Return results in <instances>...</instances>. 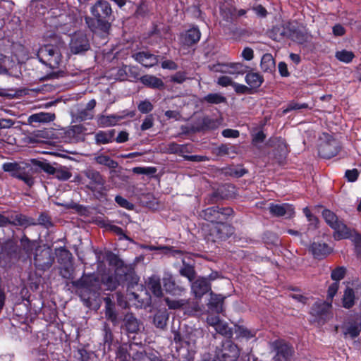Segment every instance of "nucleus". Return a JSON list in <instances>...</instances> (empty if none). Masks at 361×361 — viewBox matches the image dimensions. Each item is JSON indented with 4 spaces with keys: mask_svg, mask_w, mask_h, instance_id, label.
<instances>
[{
    "mask_svg": "<svg viewBox=\"0 0 361 361\" xmlns=\"http://www.w3.org/2000/svg\"><path fill=\"white\" fill-rule=\"evenodd\" d=\"M111 12V8L108 1H97L91 8L94 18H86V23L92 31L98 29L104 32H107L110 28L107 18L110 17Z\"/></svg>",
    "mask_w": 361,
    "mask_h": 361,
    "instance_id": "f257e3e1",
    "label": "nucleus"
},
{
    "mask_svg": "<svg viewBox=\"0 0 361 361\" xmlns=\"http://www.w3.org/2000/svg\"><path fill=\"white\" fill-rule=\"evenodd\" d=\"M35 250L34 263L36 267L41 270H47L54 261L51 250L49 247L42 248L35 241H30L24 235V250L27 252Z\"/></svg>",
    "mask_w": 361,
    "mask_h": 361,
    "instance_id": "f03ea898",
    "label": "nucleus"
},
{
    "mask_svg": "<svg viewBox=\"0 0 361 361\" xmlns=\"http://www.w3.org/2000/svg\"><path fill=\"white\" fill-rule=\"evenodd\" d=\"M63 47V43H59L57 45L46 44L39 49L37 57L40 62L50 68H58L61 62V49Z\"/></svg>",
    "mask_w": 361,
    "mask_h": 361,
    "instance_id": "7ed1b4c3",
    "label": "nucleus"
},
{
    "mask_svg": "<svg viewBox=\"0 0 361 361\" xmlns=\"http://www.w3.org/2000/svg\"><path fill=\"white\" fill-rule=\"evenodd\" d=\"M83 173L89 180L87 188L94 193L97 199L105 197L109 190L105 178L93 169H87Z\"/></svg>",
    "mask_w": 361,
    "mask_h": 361,
    "instance_id": "20e7f679",
    "label": "nucleus"
},
{
    "mask_svg": "<svg viewBox=\"0 0 361 361\" xmlns=\"http://www.w3.org/2000/svg\"><path fill=\"white\" fill-rule=\"evenodd\" d=\"M56 167L46 161H40L36 159H30L24 161V183L31 186L34 183L35 174L43 171L48 174L54 175Z\"/></svg>",
    "mask_w": 361,
    "mask_h": 361,
    "instance_id": "39448f33",
    "label": "nucleus"
},
{
    "mask_svg": "<svg viewBox=\"0 0 361 361\" xmlns=\"http://www.w3.org/2000/svg\"><path fill=\"white\" fill-rule=\"evenodd\" d=\"M322 216L326 224L334 230L335 238H347L350 235L348 227L340 221L337 216L329 209L322 212Z\"/></svg>",
    "mask_w": 361,
    "mask_h": 361,
    "instance_id": "423d86ee",
    "label": "nucleus"
},
{
    "mask_svg": "<svg viewBox=\"0 0 361 361\" xmlns=\"http://www.w3.org/2000/svg\"><path fill=\"white\" fill-rule=\"evenodd\" d=\"M233 213V211L230 207H212L202 211L200 216L206 221L214 224L226 221L227 217L232 215Z\"/></svg>",
    "mask_w": 361,
    "mask_h": 361,
    "instance_id": "0eeeda50",
    "label": "nucleus"
},
{
    "mask_svg": "<svg viewBox=\"0 0 361 361\" xmlns=\"http://www.w3.org/2000/svg\"><path fill=\"white\" fill-rule=\"evenodd\" d=\"M90 49V40L84 32H76L71 35L69 42V49L72 54H82Z\"/></svg>",
    "mask_w": 361,
    "mask_h": 361,
    "instance_id": "6e6552de",
    "label": "nucleus"
},
{
    "mask_svg": "<svg viewBox=\"0 0 361 361\" xmlns=\"http://www.w3.org/2000/svg\"><path fill=\"white\" fill-rule=\"evenodd\" d=\"M239 355L238 347L231 340L224 341L221 348L217 351V357L220 361H236Z\"/></svg>",
    "mask_w": 361,
    "mask_h": 361,
    "instance_id": "1a4fd4ad",
    "label": "nucleus"
},
{
    "mask_svg": "<svg viewBox=\"0 0 361 361\" xmlns=\"http://www.w3.org/2000/svg\"><path fill=\"white\" fill-rule=\"evenodd\" d=\"M135 116L134 111H123L116 114L102 115L97 118V125L101 128H106L116 126L120 121L127 118H133Z\"/></svg>",
    "mask_w": 361,
    "mask_h": 361,
    "instance_id": "9d476101",
    "label": "nucleus"
},
{
    "mask_svg": "<svg viewBox=\"0 0 361 361\" xmlns=\"http://www.w3.org/2000/svg\"><path fill=\"white\" fill-rule=\"evenodd\" d=\"M248 67L242 63H217L213 66L212 70L233 75H243L247 73Z\"/></svg>",
    "mask_w": 361,
    "mask_h": 361,
    "instance_id": "9b49d317",
    "label": "nucleus"
},
{
    "mask_svg": "<svg viewBox=\"0 0 361 361\" xmlns=\"http://www.w3.org/2000/svg\"><path fill=\"white\" fill-rule=\"evenodd\" d=\"M73 286L80 291V297L82 300L87 302L90 299V295L92 292L94 291L92 276H83L81 279L75 281Z\"/></svg>",
    "mask_w": 361,
    "mask_h": 361,
    "instance_id": "f8f14e48",
    "label": "nucleus"
},
{
    "mask_svg": "<svg viewBox=\"0 0 361 361\" xmlns=\"http://www.w3.org/2000/svg\"><path fill=\"white\" fill-rule=\"evenodd\" d=\"M231 233L232 228L229 225L224 224V221H221V223L212 224L207 239L208 240L216 242V240L226 238Z\"/></svg>",
    "mask_w": 361,
    "mask_h": 361,
    "instance_id": "ddd939ff",
    "label": "nucleus"
},
{
    "mask_svg": "<svg viewBox=\"0 0 361 361\" xmlns=\"http://www.w3.org/2000/svg\"><path fill=\"white\" fill-rule=\"evenodd\" d=\"M201 32L197 27H192L187 31L180 33V42L185 46H192L199 42Z\"/></svg>",
    "mask_w": 361,
    "mask_h": 361,
    "instance_id": "4468645a",
    "label": "nucleus"
},
{
    "mask_svg": "<svg viewBox=\"0 0 361 361\" xmlns=\"http://www.w3.org/2000/svg\"><path fill=\"white\" fill-rule=\"evenodd\" d=\"M270 213L275 216H285L290 218L294 214V208L293 205L287 203L284 204H270L269 207Z\"/></svg>",
    "mask_w": 361,
    "mask_h": 361,
    "instance_id": "2eb2a0df",
    "label": "nucleus"
},
{
    "mask_svg": "<svg viewBox=\"0 0 361 361\" xmlns=\"http://www.w3.org/2000/svg\"><path fill=\"white\" fill-rule=\"evenodd\" d=\"M137 68L131 66L123 65L117 71L116 77L119 80H134L139 78Z\"/></svg>",
    "mask_w": 361,
    "mask_h": 361,
    "instance_id": "dca6fc26",
    "label": "nucleus"
},
{
    "mask_svg": "<svg viewBox=\"0 0 361 361\" xmlns=\"http://www.w3.org/2000/svg\"><path fill=\"white\" fill-rule=\"evenodd\" d=\"M133 59L143 66L150 68L158 63L157 56L146 51H140L133 55Z\"/></svg>",
    "mask_w": 361,
    "mask_h": 361,
    "instance_id": "f3484780",
    "label": "nucleus"
},
{
    "mask_svg": "<svg viewBox=\"0 0 361 361\" xmlns=\"http://www.w3.org/2000/svg\"><path fill=\"white\" fill-rule=\"evenodd\" d=\"M339 151L338 142L335 140H329L328 142L321 145L319 152L322 157L330 159L336 156Z\"/></svg>",
    "mask_w": 361,
    "mask_h": 361,
    "instance_id": "a211bd4d",
    "label": "nucleus"
},
{
    "mask_svg": "<svg viewBox=\"0 0 361 361\" xmlns=\"http://www.w3.org/2000/svg\"><path fill=\"white\" fill-rule=\"evenodd\" d=\"M146 286L155 297H162L163 290L161 286V279L158 275L154 274L149 277L146 281Z\"/></svg>",
    "mask_w": 361,
    "mask_h": 361,
    "instance_id": "6ab92c4d",
    "label": "nucleus"
},
{
    "mask_svg": "<svg viewBox=\"0 0 361 361\" xmlns=\"http://www.w3.org/2000/svg\"><path fill=\"white\" fill-rule=\"evenodd\" d=\"M331 304L328 302H317L311 310V314L319 319H325L331 310Z\"/></svg>",
    "mask_w": 361,
    "mask_h": 361,
    "instance_id": "aec40b11",
    "label": "nucleus"
},
{
    "mask_svg": "<svg viewBox=\"0 0 361 361\" xmlns=\"http://www.w3.org/2000/svg\"><path fill=\"white\" fill-rule=\"evenodd\" d=\"M164 287L166 291L173 295H181L185 288L177 285L171 275H168L163 279Z\"/></svg>",
    "mask_w": 361,
    "mask_h": 361,
    "instance_id": "412c9836",
    "label": "nucleus"
},
{
    "mask_svg": "<svg viewBox=\"0 0 361 361\" xmlns=\"http://www.w3.org/2000/svg\"><path fill=\"white\" fill-rule=\"evenodd\" d=\"M292 348L286 343H280L276 347L274 361H288L293 355Z\"/></svg>",
    "mask_w": 361,
    "mask_h": 361,
    "instance_id": "4be33fe9",
    "label": "nucleus"
},
{
    "mask_svg": "<svg viewBox=\"0 0 361 361\" xmlns=\"http://www.w3.org/2000/svg\"><path fill=\"white\" fill-rule=\"evenodd\" d=\"M210 285L206 278L197 279L192 283V290L197 298H201L210 290Z\"/></svg>",
    "mask_w": 361,
    "mask_h": 361,
    "instance_id": "5701e85b",
    "label": "nucleus"
},
{
    "mask_svg": "<svg viewBox=\"0 0 361 361\" xmlns=\"http://www.w3.org/2000/svg\"><path fill=\"white\" fill-rule=\"evenodd\" d=\"M55 114L49 112H39L31 115L28 119V124L33 125L35 123H46L55 120Z\"/></svg>",
    "mask_w": 361,
    "mask_h": 361,
    "instance_id": "b1692460",
    "label": "nucleus"
},
{
    "mask_svg": "<svg viewBox=\"0 0 361 361\" xmlns=\"http://www.w3.org/2000/svg\"><path fill=\"white\" fill-rule=\"evenodd\" d=\"M361 294V286H357L355 290L347 288L343 298V305L345 308H350L354 305L356 295Z\"/></svg>",
    "mask_w": 361,
    "mask_h": 361,
    "instance_id": "393cba45",
    "label": "nucleus"
},
{
    "mask_svg": "<svg viewBox=\"0 0 361 361\" xmlns=\"http://www.w3.org/2000/svg\"><path fill=\"white\" fill-rule=\"evenodd\" d=\"M310 251L315 258L322 259L330 253L331 249L326 243H313Z\"/></svg>",
    "mask_w": 361,
    "mask_h": 361,
    "instance_id": "a878e982",
    "label": "nucleus"
},
{
    "mask_svg": "<svg viewBox=\"0 0 361 361\" xmlns=\"http://www.w3.org/2000/svg\"><path fill=\"white\" fill-rule=\"evenodd\" d=\"M4 171L9 173L12 176L23 180V168L20 163L6 162L2 166Z\"/></svg>",
    "mask_w": 361,
    "mask_h": 361,
    "instance_id": "bb28decb",
    "label": "nucleus"
},
{
    "mask_svg": "<svg viewBox=\"0 0 361 361\" xmlns=\"http://www.w3.org/2000/svg\"><path fill=\"white\" fill-rule=\"evenodd\" d=\"M123 325L128 333H137L139 331L140 323L131 313H127L125 315Z\"/></svg>",
    "mask_w": 361,
    "mask_h": 361,
    "instance_id": "cd10ccee",
    "label": "nucleus"
},
{
    "mask_svg": "<svg viewBox=\"0 0 361 361\" xmlns=\"http://www.w3.org/2000/svg\"><path fill=\"white\" fill-rule=\"evenodd\" d=\"M245 80L250 90L259 87L264 81L263 77L259 73L255 72L247 73Z\"/></svg>",
    "mask_w": 361,
    "mask_h": 361,
    "instance_id": "c85d7f7f",
    "label": "nucleus"
},
{
    "mask_svg": "<svg viewBox=\"0 0 361 361\" xmlns=\"http://www.w3.org/2000/svg\"><path fill=\"white\" fill-rule=\"evenodd\" d=\"M105 302V317L114 324H117V313L115 311L114 304L110 298L106 297L104 299Z\"/></svg>",
    "mask_w": 361,
    "mask_h": 361,
    "instance_id": "c756f323",
    "label": "nucleus"
},
{
    "mask_svg": "<svg viewBox=\"0 0 361 361\" xmlns=\"http://www.w3.org/2000/svg\"><path fill=\"white\" fill-rule=\"evenodd\" d=\"M59 24L56 25L60 32L67 33L73 25L72 18L65 14H61L58 17Z\"/></svg>",
    "mask_w": 361,
    "mask_h": 361,
    "instance_id": "7c9ffc66",
    "label": "nucleus"
},
{
    "mask_svg": "<svg viewBox=\"0 0 361 361\" xmlns=\"http://www.w3.org/2000/svg\"><path fill=\"white\" fill-rule=\"evenodd\" d=\"M291 29L292 25L290 23L274 27L273 28V32L276 35L274 39L280 41L282 38H289Z\"/></svg>",
    "mask_w": 361,
    "mask_h": 361,
    "instance_id": "2f4dec72",
    "label": "nucleus"
},
{
    "mask_svg": "<svg viewBox=\"0 0 361 361\" xmlns=\"http://www.w3.org/2000/svg\"><path fill=\"white\" fill-rule=\"evenodd\" d=\"M140 80L142 84L152 88L161 89L164 86L163 81L160 78L153 75H144L140 78Z\"/></svg>",
    "mask_w": 361,
    "mask_h": 361,
    "instance_id": "473e14b6",
    "label": "nucleus"
},
{
    "mask_svg": "<svg viewBox=\"0 0 361 361\" xmlns=\"http://www.w3.org/2000/svg\"><path fill=\"white\" fill-rule=\"evenodd\" d=\"M115 135V130L99 131L95 135V141L97 144H107L112 142Z\"/></svg>",
    "mask_w": 361,
    "mask_h": 361,
    "instance_id": "72a5a7b5",
    "label": "nucleus"
},
{
    "mask_svg": "<svg viewBox=\"0 0 361 361\" xmlns=\"http://www.w3.org/2000/svg\"><path fill=\"white\" fill-rule=\"evenodd\" d=\"M94 160L97 164L105 166L110 169H115L118 166L117 161L113 160L110 157L102 154L95 156Z\"/></svg>",
    "mask_w": 361,
    "mask_h": 361,
    "instance_id": "f704fd0d",
    "label": "nucleus"
},
{
    "mask_svg": "<svg viewBox=\"0 0 361 361\" xmlns=\"http://www.w3.org/2000/svg\"><path fill=\"white\" fill-rule=\"evenodd\" d=\"M145 249L149 251L160 250L164 254H169L172 256L183 255V252L180 250H175L172 247L169 246H154L146 245Z\"/></svg>",
    "mask_w": 361,
    "mask_h": 361,
    "instance_id": "c9c22d12",
    "label": "nucleus"
},
{
    "mask_svg": "<svg viewBox=\"0 0 361 361\" xmlns=\"http://www.w3.org/2000/svg\"><path fill=\"white\" fill-rule=\"evenodd\" d=\"M361 331V322L359 318H357L353 323H350L346 327L344 334L349 335L352 338L357 337Z\"/></svg>",
    "mask_w": 361,
    "mask_h": 361,
    "instance_id": "e433bc0d",
    "label": "nucleus"
},
{
    "mask_svg": "<svg viewBox=\"0 0 361 361\" xmlns=\"http://www.w3.org/2000/svg\"><path fill=\"white\" fill-rule=\"evenodd\" d=\"M289 38L298 43L302 44L307 40L308 37L303 30L295 28L292 26Z\"/></svg>",
    "mask_w": 361,
    "mask_h": 361,
    "instance_id": "4c0bfd02",
    "label": "nucleus"
},
{
    "mask_svg": "<svg viewBox=\"0 0 361 361\" xmlns=\"http://www.w3.org/2000/svg\"><path fill=\"white\" fill-rule=\"evenodd\" d=\"M261 68L264 72H269L274 69L275 62L273 56L270 54H265L261 59Z\"/></svg>",
    "mask_w": 361,
    "mask_h": 361,
    "instance_id": "58836bf2",
    "label": "nucleus"
},
{
    "mask_svg": "<svg viewBox=\"0 0 361 361\" xmlns=\"http://www.w3.org/2000/svg\"><path fill=\"white\" fill-rule=\"evenodd\" d=\"M183 267L179 270L181 276L186 277L190 281H192L195 278V271L194 267L185 262V258L182 259Z\"/></svg>",
    "mask_w": 361,
    "mask_h": 361,
    "instance_id": "ea45409f",
    "label": "nucleus"
},
{
    "mask_svg": "<svg viewBox=\"0 0 361 361\" xmlns=\"http://www.w3.org/2000/svg\"><path fill=\"white\" fill-rule=\"evenodd\" d=\"M12 63L13 61L10 60L9 57L0 54V74L7 73L9 71H11L10 74H13Z\"/></svg>",
    "mask_w": 361,
    "mask_h": 361,
    "instance_id": "a19ab883",
    "label": "nucleus"
},
{
    "mask_svg": "<svg viewBox=\"0 0 361 361\" xmlns=\"http://www.w3.org/2000/svg\"><path fill=\"white\" fill-rule=\"evenodd\" d=\"M335 56L338 61L345 63H348L351 62L352 60L354 59L355 54L351 51L343 49L336 51Z\"/></svg>",
    "mask_w": 361,
    "mask_h": 361,
    "instance_id": "79ce46f5",
    "label": "nucleus"
},
{
    "mask_svg": "<svg viewBox=\"0 0 361 361\" xmlns=\"http://www.w3.org/2000/svg\"><path fill=\"white\" fill-rule=\"evenodd\" d=\"M203 100L209 104H218L225 103L226 102V98L219 93H211L206 95Z\"/></svg>",
    "mask_w": 361,
    "mask_h": 361,
    "instance_id": "37998d69",
    "label": "nucleus"
},
{
    "mask_svg": "<svg viewBox=\"0 0 361 361\" xmlns=\"http://www.w3.org/2000/svg\"><path fill=\"white\" fill-rule=\"evenodd\" d=\"M236 335L239 337L250 339L255 336V332L247 329L243 326H236L235 329Z\"/></svg>",
    "mask_w": 361,
    "mask_h": 361,
    "instance_id": "c03bdc74",
    "label": "nucleus"
},
{
    "mask_svg": "<svg viewBox=\"0 0 361 361\" xmlns=\"http://www.w3.org/2000/svg\"><path fill=\"white\" fill-rule=\"evenodd\" d=\"M234 13L235 8L228 5H224L221 7V16L227 22H231L233 20Z\"/></svg>",
    "mask_w": 361,
    "mask_h": 361,
    "instance_id": "a18cd8bd",
    "label": "nucleus"
},
{
    "mask_svg": "<svg viewBox=\"0 0 361 361\" xmlns=\"http://www.w3.org/2000/svg\"><path fill=\"white\" fill-rule=\"evenodd\" d=\"M220 121L218 119H213L205 117L202 120V128L207 130H214L219 128Z\"/></svg>",
    "mask_w": 361,
    "mask_h": 361,
    "instance_id": "49530a36",
    "label": "nucleus"
},
{
    "mask_svg": "<svg viewBox=\"0 0 361 361\" xmlns=\"http://www.w3.org/2000/svg\"><path fill=\"white\" fill-rule=\"evenodd\" d=\"M215 330L217 333L227 337H231L233 335V331L228 326V324L226 322H224L222 321H221L219 324L216 326Z\"/></svg>",
    "mask_w": 361,
    "mask_h": 361,
    "instance_id": "de8ad7c7",
    "label": "nucleus"
},
{
    "mask_svg": "<svg viewBox=\"0 0 361 361\" xmlns=\"http://www.w3.org/2000/svg\"><path fill=\"white\" fill-rule=\"evenodd\" d=\"M165 301L169 308L172 310L179 309L188 303V300L183 299L171 300L169 298H166Z\"/></svg>",
    "mask_w": 361,
    "mask_h": 361,
    "instance_id": "09e8293b",
    "label": "nucleus"
},
{
    "mask_svg": "<svg viewBox=\"0 0 361 361\" xmlns=\"http://www.w3.org/2000/svg\"><path fill=\"white\" fill-rule=\"evenodd\" d=\"M209 307L216 312H221L223 311V298L220 296L212 297Z\"/></svg>",
    "mask_w": 361,
    "mask_h": 361,
    "instance_id": "8fccbe9b",
    "label": "nucleus"
},
{
    "mask_svg": "<svg viewBox=\"0 0 361 361\" xmlns=\"http://www.w3.org/2000/svg\"><path fill=\"white\" fill-rule=\"evenodd\" d=\"M54 176L59 180H66L71 177V173L67 169L60 166L56 168Z\"/></svg>",
    "mask_w": 361,
    "mask_h": 361,
    "instance_id": "3c124183",
    "label": "nucleus"
},
{
    "mask_svg": "<svg viewBox=\"0 0 361 361\" xmlns=\"http://www.w3.org/2000/svg\"><path fill=\"white\" fill-rule=\"evenodd\" d=\"M219 155H234L237 153L235 147L234 146H229L227 145H221L217 149Z\"/></svg>",
    "mask_w": 361,
    "mask_h": 361,
    "instance_id": "603ef678",
    "label": "nucleus"
},
{
    "mask_svg": "<svg viewBox=\"0 0 361 361\" xmlns=\"http://www.w3.org/2000/svg\"><path fill=\"white\" fill-rule=\"evenodd\" d=\"M115 202L121 207L125 208L128 210H133L134 209V204L121 195H116L115 197Z\"/></svg>",
    "mask_w": 361,
    "mask_h": 361,
    "instance_id": "864d4df0",
    "label": "nucleus"
},
{
    "mask_svg": "<svg viewBox=\"0 0 361 361\" xmlns=\"http://www.w3.org/2000/svg\"><path fill=\"white\" fill-rule=\"evenodd\" d=\"M345 274V269L343 267H339L335 269L331 272V279L335 281V282H338L343 279Z\"/></svg>",
    "mask_w": 361,
    "mask_h": 361,
    "instance_id": "5fc2aeb1",
    "label": "nucleus"
},
{
    "mask_svg": "<svg viewBox=\"0 0 361 361\" xmlns=\"http://www.w3.org/2000/svg\"><path fill=\"white\" fill-rule=\"evenodd\" d=\"M138 110L142 114H147L153 109V105L149 100H144L137 105Z\"/></svg>",
    "mask_w": 361,
    "mask_h": 361,
    "instance_id": "6e6d98bb",
    "label": "nucleus"
},
{
    "mask_svg": "<svg viewBox=\"0 0 361 361\" xmlns=\"http://www.w3.org/2000/svg\"><path fill=\"white\" fill-rule=\"evenodd\" d=\"M104 345H107L109 347H110L112 340H113V335L112 332L109 327V326L105 323L104 325Z\"/></svg>",
    "mask_w": 361,
    "mask_h": 361,
    "instance_id": "4d7b16f0",
    "label": "nucleus"
},
{
    "mask_svg": "<svg viewBox=\"0 0 361 361\" xmlns=\"http://www.w3.org/2000/svg\"><path fill=\"white\" fill-rule=\"evenodd\" d=\"M73 268L71 263L65 265L60 269V274L64 279L73 278Z\"/></svg>",
    "mask_w": 361,
    "mask_h": 361,
    "instance_id": "13d9d810",
    "label": "nucleus"
},
{
    "mask_svg": "<svg viewBox=\"0 0 361 361\" xmlns=\"http://www.w3.org/2000/svg\"><path fill=\"white\" fill-rule=\"evenodd\" d=\"M166 319L164 314L158 313L154 317V323L157 327L163 329L166 325Z\"/></svg>",
    "mask_w": 361,
    "mask_h": 361,
    "instance_id": "bf43d9fd",
    "label": "nucleus"
},
{
    "mask_svg": "<svg viewBox=\"0 0 361 361\" xmlns=\"http://www.w3.org/2000/svg\"><path fill=\"white\" fill-rule=\"evenodd\" d=\"M133 171L136 174L151 175L155 173L156 169L153 167H135Z\"/></svg>",
    "mask_w": 361,
    "mask_h": 361,
    "instance_id": "052dcab7",
    "label": "nucleus"
},
{
    "mask_svg": "<svg viewBox=\"0 0 361 361\" xmlns=\"http://www.w3.org/2000/svg\"><path fill=\"white\" fill-rule=\"evenodd\" d=\"M233 87L237 94H250L251 90L248 86L234 82Z\"/></svg>",
    "mask_w": 361,
    "mask_h": 361,
    "instance_id": "680f3d73",
    "label": "nucleus"
},
{
    "mask_svg": "<svg viewBox=\"0 0 361 361\" xmlns=\"http://www.w3.org/2000/svg\"><path fill=\"white\" fill-rule=\"evenodd\" d=\"M234 82L230 77L226 75L219 77L217 80V84L222 87H233Z\"/></svg>",
    "mask_w": 361,
    "mask_h": 361,
    "instance_id": "e2e57ef3",
    "label": "nucleus"
},
{
    "mask_svg": "<svg viewBox=\"0 0 361 361\" xmlns=\"http://www.w3.org/2000/svg\"><path fill=\"white\" fill-rule=\"evenodd\" d=\"M39 224L44 226L46 228H50L52 226L51 219L49 216L44 214H42L38 219Z\"/></svg>",
    "mask_w": 361,
    "mask_h": 361,
    "instance_id": "0e129e2a",
    "label": "nucleus"
},
{
    "mask_svg": "<svg viewBox=\"0 0 361 361\" xmlns=\"http://www.w3.org/2000/svg\"><path fill=\"white\" fill-rule=\"evenodd\" d=\"M358 174V171L354 169L352 170H347L345 171V176L349 181L354 182L357 180Z\"/></svg>",
    "mask_w": 361,
    "mask_h": 361,
    "instance_id": "69168bd1",
    "label": "nucleus"
},
{
    "mask_svg": "<svg viewBox=\"0 0 361 361\" xmlns=\"http://www.w3.org/2000/svg\"><path fill=\"white\" fill-rule=\"evenodd\" d=\"M252 10L255 11V14L260 18H264L267 15V11L262 5L253 6Z\"/></svg>",
    "mask_w": 361,
    "mask_h": 361,
    "instance_id": "338daca9",
    "label": "nucleus"
},
{
    "mask_svg": "<svg viewBox=\"0 0 361 361\" xmlns=\"http://www.w3.org/2000/svg\"><path fill=\"white\" fill-rule=\"evenodd\" d=\"M240 133L239 131L237 130L233 129H225L222 131V135L224 137H232V138H236L239 136Z\"/></svg>",
    "mask_w": 361,
    "mask_h": 361,
    "instance_id": "774afa93",
    "label": "nucleus"
}]
</instances>
